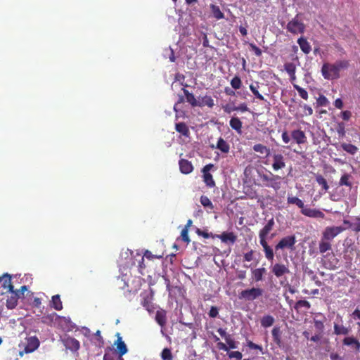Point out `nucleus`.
Here are the masks:
<instances>
[{"mask_svg": "<svg viewBox=\"0 0 360 360\" xmlns=\"http://www.w3.org/2000/svg\"><path fill=\"white\" fill-rule=\"evenodd\" d=\"M211 11L212 13L213 16L217 20L223 19L224 18V13L221 11L219 7L214 4L210 5Z\"/></svg>", "mask_w": 360, "mask_h": 360, "instance_id": "nucleus-38", "label": "nucleus"}, {"mask_svg": "<svg viewBox=\"0 0 360 360\" xmlns=\"http://www.w3.org/2000/svg\"><path fill=\"white\" fill-rule=\"evenodd\" d=\"M311 307L310 303L307 300H299L296 302L295 305V309L298 310L302 307H304L306 309H309Z\"/></svg>", "mask_w": 360, "mask_h": 360, "instance_id": "nucleus-52", "label": "nucleus"}, {"mask_svg": "<svg viewBox=\"0 0 360 360\" xmlns=\"http://www.w3.org/2000/svg\"><path fill=\"white\" fill-rule=\"evenodd\" d=\"M259 177L263 186L269 188H272L276 191L279 190L281 186L280 180L281 177L278 175H275L269 172V173L259 172Z\"/></svg>", "mask_w": 360, "mask_h": 360, "instance_id": "nucleus-4", "label": "nucleus"}, {"mask_svg": "<svg viewBox=\"0 0 360 360\" xmlns=\"http://www.w3.org/2000/svg\"><path fill=\"white\" fill-rule=\"evenodd\" d=\"M188 226H185V228L181 231V236L177 238V241H183L186 245H188L190 243V239L188 234Z\"/></svg>", "mask_w": 360, "mask_h": 360, "instance_id": "nucleus-44", "label": "nucleus"}, {"mask_svg": "<svg viewBox=\"0 0 360 360\" xmlns=\"http://www.w3.org/2000/svg\"><path fill=\"white\" fill-rule=\"evenodd\" d=\"M231 85L233 89H239L242 85L241 79L239 77L235 76L231 80Z\"/></svg>", "mask_w": 360, "mask_h": 360, "instance_id": "nucleus-50", "label": "nucleus"}, {"mask_svg": "<svg viewBox=\"0 0 360 360\" xmlns=\"http://www.w3.org/2000/svg\"><path fill=\"white\" fill-rule=\"evenodd\" d=\"M135 265L137 267L139 273L142 275L145 274L146 265L144 264V256L138 252H136Z\"/></svg>", "mask_w": 360, "mask_h": 360, "instance_id": "nucleus-20", "label": "nucleus"}, {"mask_svg": "<svg viewBox=\"0 0 360 360\" xmlns=\"http://www.w3.org/2000/svg\"><path fill=\"white\" fill-rule=\"evenodd\" d=\"M341 117L344 120L348 121L352 117V112L349 110L342 111L341 112Z\"/></svg>", "mask_w": 360, "mask_h": 360, "instance_id": "nucleus-64", "label": "nucleus"}, {"mask_svg": "<svg viewBox=\"0 0 360 360\" xmlns=\"http://www.w3.org/2000/svg\"><path fill=\"white\" fill-rule=\"evenodd\" d=\"M7 292L9 293V295L7 297L6 307L9 309H14L17 306L20 297L19 292L13 289V290L8 291Z\"/></svg>", "mask_w": 360, "mask_h": 360, "instance_id": "nucleus-15", "label": "nucleus"}, {"mask_svg": "<svg viewBox=\"0 0 360 360\" xmlns=\"http://www.w3.org/2000/svg\"><path fill=\"white\" fill-rule=\"evenodd\" d=\"M161 358L162 360H172V354L171 350L168 348H165L161 353Z\"/></svg>", "mask_w": 360, "mask_h": 360, "instance_id": "nucleus-53", "label": "nucleus"}, {"mask_svg": "<svg viewBox=\"0 0 360 360\" xmlns=\"http://www.w3.org/2000/svg\"><path fill=\"white\" fill-rule=\"evenodd\" d=\"M51 306L58 311L63 309L62 302L58 295H53L51 300Z\"/></svg>", "mask_w": 360, "mask_h": 360, "instance_id": "nucleus-39", "label": "nucleus"}, {"mask_svg": "<svg viewBox=\"0 0 360 360\" xmlns=\"http://www.w3.org/2000/svg\"><path fill=\"white\" fill-rule=\"evenodd\" d=\"M175 129L181 135L188 137L190 134L189 129L184 122H178L175 124Z\"/></svg>", "mask_w": 360, "mask_h": 360, "instance_id": "nucleus-26", "label": "nucleus"}, {"mask_svg": "<svg viewBox=\"0 0 360 360\" xmlns=\"http://www.w3.org/2000/svg\"><path fill=\"white\" fill-rule=\"evenodd\" d=\"M281 137H282V140L284 143L287 144V143H290V136H289L287 131H283Z\"/></svg>", "mask_w": 360, "mask_h": 360, "instance_id": "nucleus-62", "label": "nucleus"}, {"mask_svg": "<svg viewBox=\"0 0 360 360\" xmlns=\"http://www.w3.org/2000/svg\"><path fill=\"white\" fill-rule=\"evenodd\" d=\"M272 337L274 342L278 346L281 347V331L278 327H274L271 331Z\"/></svg>", "mask_w": 360, "mask_h": 360, "instance_id": "nucleus-30", "label": "nucleus"}, {"mask_svg": "<svg viewBox=\"0 0 360 360\" xmlns=\"http://www.w3.org/2000/svg\"><path fill=\"white\" fill-rule=\"evenodd\" d=\"M344 229L342 226H330L328 227L323 232V238L327 240H333L336 236L341 233Z\"/></svg>", "mask_w": 360, "mask_h": 360, "instance_id": "nucleus-14", "label": "nucleus"}, {"mask_svg": "<svg viewBox=\"0 0 360 360\" xmlns=\"http://www.w3.org/2000/svg\"><path fill=\"white\" fill-rule=\"evenodd\" d=\"M117 339L115 342V345H117V352L119 354L120 356H122L125 354L127 353V347L124 342L122 340V337L120 333L117 334Z\"/></svg>", "mask_w": 360, "mask_h": 360, "instance_id": "nucleus-19", "label": "nucleus"}, {"mask_svg": "<svg viewBox=\"0 0 360 360\" xmlns=\"http://www.w3.org/2000/svg\"><path fill=\"white\" fill-rule=\"evenodd\" d=\"M341 148L350 155H354L358 151V148L352 143H343L341 144Z\"/></svg>", "mask_w": 360, "mask_h": 360, "instance_id": "nucleus-36", "label": "nucleus"}, {"mask_svg": "<svg viewBox=\"0 0 360 360\" xmlns=\"http://www.w3.org/2000/svg\"><path fill=\"white\" fill-rule=\"evenodd\" d=\"M136 253L129 249L123 250L121 252L120 259L118 260V265L120 271L129 269L135 265Z\"/></svg>", "mask_w": 360, "mask_h": 360, "instance_id": "nucleus-5", "label": "nucleus"}, {"mask_svg": "<svg viewBox=\"0 0 360 360\" xmlns=\"http://www.w3.org/2000/svg\"><path fill=\"white\" fill-rule=\"evenodd\" d=\"M218 314H219L218 309L214 306L211 307L210 310L209 311V316L211 318H215L218 316Z\"/></svg>", "mask_w": 360, "mask_h": 360, "instance_id": "nucleus-60", "label": "nucleus"}, {"mask_svg": "<svg viewBox=\"0 0 360 360\" xmlns=\"http://www.w3.org/2000/svg\"><path fill=\"white\" fill-rule=\"evenodd\" d=\"M217 332L224 339L225 341L231 336L226 333L225 329L222 328H218Z\"/></svg>", "mask_w": 360, "mask_h": 360, "instance_id": "nucleus-57", "label": "nucleus"}, {"mask_svg": "<svg viewBox=\"0 0 360 360\" xmlns=\"http://www.w3.org/2000/svg\"><path fill=\"white\" fill-rule=\"evenodd\" d=\"M203 181L207 186L212 188L215 186V182L212 175L210 173H203Z\"/></svg>", "mask_w": 360, "mask_h": 360, "instance_id": "nucleus-43", "label": "nucleus"}, {"mask_svg": "<svg viewBox=\"0 0 360 360\" xmlns=\"http://www.w3.org/2000/svg\"><path fill=\"white\" fill-rule=\"evenodd\" d=\"M328 103V98L323 95H320L316 99V103L319 106H327Z\"/></svg>", "mask_w": 360, "mask_h": 360, "instance_id": "nucleus-55", "label": "nucleus"}, {"mask_svg": "<svg viewBox=\"0 0 360 360\" xmlns=\"http://www.w3.org/2000/svg\"><path fill=\"white\" fill-rule=\"evenodd\" d=\"M230 127L238 133H241L243 123L238 117H233L229 121Z\"/></svg>", "mask_w": 360, "mask_h": 360, "instance_id": "nucleus-28", "label": "nucleus"}, {"mask_svg": "<svg viewBox=\"0 0 360 360\" xmlns=\"http://www.w3.org/2000/svg\"><path fill=\"white\" fill-rule=\"evenodd\" d=\"M293 87L295 89H296L300 95V96L304 99V100H307L308 99V93L307 91L302 88L301 86H300L299 85L297 84H293Z\"/></svg>", "mask_w": 360, "mask_h": 360, "instance_id": "nucleus-48", "label": "nucleus"}, {"mask_svg": "<svg viewBox=\"0 0 360 360\" xmlns=\"http://www.w3.org/2000/svg\"><path fill=\"white\" fill-rule=\"evenodd\" d=\"M288 204H295L300 209H302L303 207V206L304 205V202L300 198H298L297 197H295V196L288 197Z\"/></svg>", "mask_w": 360, "mask_h": 360, "instance_id": "nucleus-46", "label": "nucleus"}, {"mask_svg": "<svg viewBox=\"0 0 360 360\" xmlns=\"http://www.w3.org/2000/svg\"><path fill=\"white\" fill-rule=\"evenodd\" d=\"M248 346L249 348L252 349H259L262 353H263L262 347L260 345L255 344L254 342H252L251 341L248 342Z\"/></svg>", "mask_w": 360, "mask_h": 360, "instance_id": "nucleus-63", "label": "nucleus"}, {"mask_svg": "<svg viewBox=\"0 0 360 360\" xmlns=\"http://www.w3.org/2000/svg\"><path fill=\"white\" fill-rule=\"evenodd\" d=\"M284 69L288 75H293L296 72L297 65L294 63L288 62L284 64Z\"/></svg>", "mask_w": 360, "mask_h": 360, "instance_id": "nucleus-45", "label": "nucleus"}, {"mask_svg": "<svg viewBox=\"0 0 360 360\" xmlns=\"http://www.w3.org/2000/svg\"><path fill=\"white\" fill-rule=\"evenodd\" d=\"M272 272L277 278H279L286 274H288L290 271L288 266L285 265L281 264H276L272 266Z\"/></svg>", "mask_w": 360, "mask_h": 360, "instance_id": "nucleus-21", "label": "nucleus"}, {"mask_svg": "<svg viewBox=\"0 0 360 360\" xmlns=\"http://www.w3.org/2000/svg\"><path fill=\"white\" fill-rule=\"evenodd\" d=\"M290 135L293 141L297 145H303L307 142V137L304 131L301 129L292 130Z\"/></svg>", "mask_w": 360, "mask_h": 360, "instance_id": "nucleus-13", "label": "nucleus"}, {"mask_svg": "<svg viewBox=\"0 0 360 360\" xmlns=\"http://www.w3.org/2000/svg\"><path fill=\"white\" fill-rule=\"evenodd\" d=\"M39 340L36 336H26L18 344L19 355L22 356L25 354L34 352L39 347Z\"/></svg>", "mask_w": 360, "mask_h": 360, "instance_id": "nucleus-3", "label": "nucleus"}, {"mask_svg": "<svg viewBox=\"0 0 360 360\" xmlns=\"http://www.w3.org/2000/svg\"><path fill=\"white\" fill-rule=\"evenodd\" d=\"M351 177L352 176H351L350 174H344L341 176V178L340 179L339 185L340 186H346L347 187L351 188L352 186V184L350 181Z\"/></svg>", "mask_w": 360, "mask_h": 360, "instance_id": "nucleus-42", "label": "nucleus"}, {"mask_svg": "<svg viewBox=\"0 0 360 360\" xmlns=\"http://www.w3.org/2000/svg\"><path fill=\"white\" fill-rule=\"evenodd\" d=\"M275 321L274 318L271 315L264 316L261 319V326L263 328H269L271 326Z\"/></svg>", "mask_w": 360, "mask_h": 360, "instance_id": "nucleus-35", "label": "nucleus"}, {"mask_svg": "<svg viewBox=\"0 0 360 360\" xmlns=\"http://www.w3.org/2000/svg\"><path fill=\"white\" fill-rule=\"evenodd\" d=\"M155 321L161 327L165 326L167 322L165 310L160 309L156 311Z\"/></svg>", "mask_w": 360, "mask_h": 360, "instance_id": "nucleus-23", "label": "nucleus"}, {"mask_svg": "<svg viewBox=\"0 0 360 360\" xmlns=\"http://www.w3.org/2000/svg\"><path fill=\"white\" fill-rule=\"evenodd\" d=\"M227 354L231 359H235V360H241L243 357V354L240 352L238 351H232V352H227Z\"/></svg>", "mask_w": 360, "mask_h": 360, "instance_id": "nucleus-51", "label": "nucleus"}, {"mask_svg": "<svg viewBox=\"0 0 360 360\" xmlns=\"http://www.w3.org/2000/svg\"><path fill=\"white\" fill-rule=\"evenodd\" d=\"M153 296H154V292L153 290L150 288L148 290H145L141 294V305L149 312H153L155 309V306L153 303Z\"/></svg>", "mask_w": 360, "mask_h": 360, "instance_id": "nucleus-7", "label": "nucleus"}, {"mask_svg": "<svg viewBox=\"0 0 360 360\" xmlns=\"http://www.w3.org/2000/svg\"><path fill=\"white\" fill-rule=\"evenodd\" d=\"M179 169L181 173L188 174L193 170L192 163L186 159H181L179 162Z\"/></svg>", "mask_w": 360, "mask_h": 360, "instance_id": "nucleus-18", "label": "nucleus"}, {"mask_svg": "<svg viewBox=\"0 0 360 360\" xmlns=\"http://www.w3.org/2000/svg\"><path fill=\"white\" fill-rule=\"evenodd\" d=\"M337 133L338 134L339 136L343 137L345 136L346 131H345V125L343 122H340L338 124V126L336 127Z\"/></svg>", "mask_w": 360, "mask_h": 360, "instance_id": "nucleus-54", "label": "nucleus"}, {"mask_svg": "<svg viewBox=\"0 0 360 360\" xmlns=\"http://www.w3.org/2000/svg\"><path fill=\"white\" fill-rule=\"evenodd\" d=\"M272 226H264L259 232V239L261 240V236L262 233H264V241H266V240H270L274 238L275 236L274 233H271Z\"/></svg>", "mask_w": 360, "mask_h": 360, "instance_id": "nucleus-34", "label": "nucleus"}, {"mask_svg": "<svg viewBox=\"0 0 360 360\" xmlns=\"http://www.w3.org/2000/svg\"><path fill=\"white\" fill-rule=\"evenodd\" d=\"M334 333L336 335H347L348 333V329L342 325L335 323Z\"/></svg>", "mask_w": 360, "mask_h": 360, "instance_id": "nucleus-47", "label": "nucleus"}, {"mask_svg": "<svg viewBox=\"0 0 360 360\" xmlns=\"http://www.w3.org/2000/svg\"><path fill=\"white\" fill-rule=\"evenodd\" d=\"M272 169L274 171H278L285 167V158L281 153H274L272 155Z\"/></svg>", "mask_w": 360, "mask_h": 360, "instance_id": "nucleus-12", "label": "nucleus"}, {"mask_svg": "<svg viewBox=\"0 0 360 360\" xmlns=\"http://www.w3.org/2000/svg\"><path fill=\"white\" fill-rule=\"evenodd\" d=\"M259 82H255L254 83H252L250 85V89L252 91V93L255 95V96L260 100V101H264V97L259 92Z\"/></svg>", "mask_w": 360, "mask_h": 360, "instance_id": "nucleus-31", "label": "nucleus"}, {"mask_svg": "<svg viewBox=\"0 0 360 360\" xmlns=\"http://www.w3.org/2000/svg\"><path fill=\"white\" fill-rule=\"evenodd\" d=\"M217 148L220 150L222 153H227L230 150V146L225 140L222 138H219L217 143Z\"/></svg>", "mask_w": 360, "mask_h": 360, "instance_id": "nucleus-33", "label": "nucleus"}, {"mask_svg": "<svg viewBox=\"0 0 360 360\" xmlns=\"http://www.w3.org/2000/svg\"><path fill=\"white\" fill-rule=\"evenodd\" d=\"M264 233H262L261 236L260 244L264 248L265 257L268 260L272 261L274 259V252L273 250L268 245L267 242L264 240Z\"/></svg>", "mask_w": 360, "mask_h": 360, "instance_id": "nucleus-22", "label": "nucleus"}, {"mask_svg": "<svg viewBox=\"0 0 360 360\" xmlns=\"http://www.w3.org/2000/svg\"><path fill=\"white\" fill-rule=\"evenodd\" d=\"M263 293V290L258 288H252L250 289L245 290L241 291L239 297L240 299H245V300L252 301Z\"/></svg>", "mask_w": 360, "mask_h": 360, "instance_id": "nucleus-8", "label": "nucleus"}, {"mask_svg": "<svg viewBox=\"0 0 360 360\" xmlns=\"http://www.w3.org/2000/svg\"><path fill=\"white\" fill-rule=\"evenodd\" d=\"M214 105V101L211 96L205 95L198 97L197 107L202 108L207 106L210 108H212Z\"/></svg>", "mask_w": 360, "mask_h": 360, "instance_id": "nucleus-17", "label": "nucleus"}, {"mask_svg": "<svg viewBox=\"0 0 360 360\" xmlns=\"http://www.w3.org/2000/svg\"><path fill=\"white\" fill-rule=\"evenodd\" d=\"M143 256H144V258L146 257L148 259H153L155 258L160 259L162 257V255H153L149 250H146Z\"/></svg>", "mask_w": 360, "mask_h": 360, "instance_id": "nucleus-56", "label": "nucleus"}, {"mask_svg": "<svg viewBox=\"0 0 360 360\" xmlns=\"http://www.w3.org/2000/svg\"><path fill=\"white\" fill-rule=\"evenodd\" d=\"M252 149L255 152L259 153L261 155H265L266 157L270 154V149L262 143L255 144Z\"/></svg>", "mask_w": 360, "mask_h": 360, "instance_id": "nucleus-27", "label": "nucleus"}, {"mask_svg": "<svg viewBox=\"0 0 360 360\" xmlns=\"http://www.w3.org/2000/svg\"><path fill=\"white\" fill-rule=\"evenodd\" d=\"M296 243L295 237L294 236H288L282 238L280 242L276 245V250L279 249H291L294 248Z\"/></svg>", "mask_w": 360, "mask_h": 360, "instance_id": "nucleus-11", "label": "nucleus"}, {"mask_svg": "<svg viewBox=\"0 0 360 360\" xmlns=\"http://www.w3.org/2000/svg\"><path fill=\"white\" fill-rule=\"evenodd\" d=\"M195 232L199 236H202L204 238H219L222 243L228 246L233 245L237 240V236L230 231H224L221 234H213L207 229L202 230L197 228Z\"/></svg>", "mask_w": 360, "mask_h": 360, "instance_id": "nucleus-2", "label": "nucleus"}, {"mask_svg": "<svg viewBox=\"0 0 360 360\" xmlns=\"http://www.w3.org/2000/svg\"><path fill=\"white\" fill-rule=\"evenodd\" d=\"M343 343L345 345L352 346L356 350H359L360 349V342L353 337H347L344 339Z\"/></svg>", "mask_w": 360, "mask_h": 360, "instance_id": "nucleus-32", "label": "nucleus"}, {"mask_svg": "<svg viewBox=\"0 0 360 360\" xmlns=\"http://www.w3.org/2000/svg\"><path fill=\"white\" fill-rule=\"evenodd\" d=\"M314 326L319 330H323L324 328V324L322 321L314 319Z\"/></svg>", "mask_w": 360, "mask_h": 360, "instance_id": "nucleus-61", "label": "nucleus"}, {"mask_svg": "<svg viewBox=\"0 0 360 360\" xmlns=\"http://www.w3.org/2000/svg\"><path fill=\"white\" fill-rule=\"evenodd\" d=\"M226 345L222 342H219L217 344V347L220 350L229 352L231 349H236L238 347V342L234 340L231 336L226 340Z\"/></svg>", "mask_w": 360, "mask_h": 360, "instance_id": "nucleus-16", "label": "nucleus"}, {"mask_svg": "<svg viewBox=\"0 0 360 360\" xmlns=\"http://www.w3.org/2000/svg\"><path fill=\"white\" fill-rule=\"evenodd\" d=\"M301 212L304 215L309 217H319L323 214L321 211L307 207L304 205L301 209Z\"/></svg>", "mask_w": 360, "mask_h": 360, "instance_id": "nucleus-24", "label": "nucleus"}, {"mask_svg": "<svg viewBox=\"0 0 360 360\" xmlns=\"http://www.w3.org/2000/svg\"><path fill=\"white\" fill-rule=\"evenodd\" d=\"M331 249V244L329 240L321 238L319 243V251L321 253H324Z\"/></svg>", "mask_w": 360, "mask_h": 360, "instance_id": "nucleus-41", "label": "nucleus"}, {"mask_svg": "<svg viewBox=\"0 0 360 360\" xmlns=\"http://www.w3.org/2000/svg\"><path fill=\"white\" fill-rule=\"evenodd\" d=\"M254 279L258 282L262 280L263 275L266 273L265 268H258L252 271Z\"/></svg>", "mask_w": 360, "mask_h": 360, "instance_id": "nucleus-37", "label": "nucleus"}, {"mask_svg": "<svg viewBox=\"0 0 360 360\" xmlns=\"http://www.w3.org/2000/svg\"><path fill=\"white\" fill-rule=\"evenodd\" d=\"M315 178L316 181L319 185L321 186L323 191H327L329 189L326 179L321 174H316Z\"/></svg>", "mask_w": 360, "mask_h": 360, "instance_id": "nucleus-40", "label": "nucleus"}, {"mask_svg": "<svg viewBox=\"0 0 360 360\" xmlns=\"http://www.w3.org/2000/svg\"><path fill=\"white\" fill-rule=\"evenodd\" d=\"M61 341L67 349L73 352L78 351L80 348L79 342L74 338L65 336L61 339Z\"/></svg>", "mask_w": 360, "mask_h": 360, "instance_id": "nucleus-9", "label": "nucleus"}, {"mask_svg": "<svg viewBox=\"0 0 360 360\" xmlns=\"http://www.w3.org/2000/svg\"><path fill=\"white\" fill-rule=\"evenodd\" d=\"M349 63L347 60H339L334 63H324L321 68V75L325 79L334 80L340 78V72L348 68Z\"/></svg>", "mask_w": 360, "mask_h": 360, "instance_id": "nucleus-1", "label": "nucleus"}, {"mask_svg": "<svg viewBox=\"0 0 360 360\" xmlns=\"http://www.w3.org/2000/svg\"><path fill=\"white\" fill-rule=\"evenodd\" d=\"M200 202L205 207H208L211 210L214 207L211 200L205 195H202L200 197Z\"/></svg>", "mask_w": 360, "mask_h": 360, "instance_id": "nucleus-49", "label": "nucleus"}, {"mask_svg": "<svg viewBox=\"0 0 360 360\" xmlns=\"http://www.w3.org/2000/svg\"><path fill=\"white\" fill-rule=\"evenodd\" d=\"M0 288H2L1 294H6L8 291L13 290V285L11 283V276L8 274H4L0 277Z\"/></svg>", "mask_w": 360, "mask_h": 360, "instance_id": "nucleus-10", "label": "nucleus"}, {"mask_svg": "<svg viewBox=\"0 0 360 360\" xmlns=\"http://www.w3.org/2000/svg\"><path fill=\"white\" fill-rule=\"evenodd\" d=\"M182 91L186 96V101L192 106L197 107L198 99L195 98V96L190 93L186 89L183 88Z\"/></svg>", "mask_w": 360, "mask_h": 360, "instance_id": "nucleus-29", "label": "nucleus"}, {"mask_svg": "<svg viewBox=\"0 0 360 360\" xmlns=\"http://www.w3.org/2000/svg\"><path fill=\"white\" fill-rule=\"evenodd\" d=\"M302 107L303 108V111H304L305 115L309 116L313 114V109L311 108V106H309L307 104H304Z\"/></svg>", "mask_w": 360, "mask_h": 360, "instance_id": "nucleus-59", "label": "nucleus"}, {"mask_svg": "<svg viewBox=\"0 0 360 360\" xmlns=\"http://www.w3.org/2000/svg\"><path fill=\"white\" fill-rule=\"evenodd\" d=\"M297 44H299L301 50L305 53L308 54L310 53L311 50V47L310 44L307 41V40L304 37H300L297 40Z\"/></svg>", "mask_w": 360, "mask_h": 360, "instance_id": "nucleus-25", "label": "nucleus"}, {"mask_svg": "<svg viewBox=\"0 0 360 360\" xmlns=\"http://www.w3.org/2000/svg\"><path fill=\"white\" fill-rule=\"evenodd\" d=\"M286 30L293 34H303L305 30V25L299 18V15L297 14L288 22Z\"/></svg>", "mask_w": 360, "mask_h": 360, "instance_id": "nucleus-6", "label": "nucleus"}, {"mask_svg": "<svg viewBox=\"0 0 360 360\" xmlns=\"http://www.w3.org/2000/svg\"><path fill=\"white\" fill-rule=\"evenodd\" d=\"M250 46L257 56H262V50L259 47H257L255 44H252V43L250 44Z\"/></svg>", "mask_w": 360, "mask_h": 360, "instance_id": "nucleus-58", "label": "nucleus"}]
</instances>
